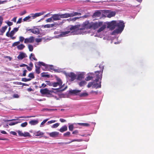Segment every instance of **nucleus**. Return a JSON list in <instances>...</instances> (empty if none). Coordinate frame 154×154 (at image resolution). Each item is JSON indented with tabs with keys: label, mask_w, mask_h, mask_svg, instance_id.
I'll return each instance as SVG.
<instances>
[{
	"label": "nucleus",
	"mask_w": 154,
	"mask_h": 154,
	"mask_svg": "<svg viewBox=\"0 0 154 154\" xmlns=\"http://www.w3.org/2000/svg\"><path fill=\"white\" fill-rule=\"evenodd\" d=\"M91 27L92 22L90 23L89 20H87L81 25L71 26L67 31L61 32L59 35L56 36V38H58L69 35L82 34V30L85 29H90Z\"/></svg>",
	"instance_id": "f257e3e1"
},
{
	"label": "nucleus",
	"mask_w": 154,
	"mask_h": 154,
	"mask_svg": "<svg viewBox=\"0 0 154 154\" xmlns=\"http://www.w3.org/2000/svg\"><path fill=\"white\" fill-rule=\"evenodd\" d=\"M125 26V24L123 21H116V27L118 29L114 30L112 32L111 35H115L116 34L121 33L124 29Z\"/></svg>",
	"instance_id": "f03ea898"
},
{
	"label": "nucleus",
	"mask_w": 154,
	"mask_h": 154,
	"mask_svg": "<svg viewBox=\"0 0 154 154\" xmlns=\"http://www.w3.org/2000/svg\"><path fill=\"white\" fill-rule=\"evenodd\" d=\"M38 65L40 66H42L44 67V68H42V69L44 70H47L49 68L50 69L54 70L55 72H60V70L58 69H54L53 66L52 65H49L43 62H39L38 63Z\"/></svg>",
	"instance_id": "7ed1b4c3"
},
{
	"label": "nucleus",
	"mask_w": 154,
	"mask_h": 154,
	"mask_svg": "<svg viewBox=\"0 0 154 154\" xmlns=\"http://www.w3.org/2000/svg\"><path fill=\"white\" fill-rule=\"evenodd\" d=\"M96 79L94 81V85L92 86V88H100L101 87V82L102 78H100L99 76H97L95 75Z\"/></svg>",
	"instance_id": "20e7f679"
},
{
	"label": "nucleus",
	"mask_w": 154,
	"mask_h": 154,
	"mask_svg": "<svg viewBox=\"0 0 154 154\" xmlns=\"http://www.w3.org/2000/svg\"><path fill=\"white\" fill-rule=\"evenodd\" d=\"M52 18L53 21H57L59 20L60 18H66V13L63 14H56L52 15Z\"/></svg>",
	"instance_id": "39448f33"
},
{
	"label": "nucleus",
	"mask_w": 154,
	"mask_h": 154,
	"mask_svg": "<svg viewBox=\"0 0 154 154\" xmlns=\"http://www.w3.org/2000/svg\"><path fill=\"white\" fill-rule=\"evenodd\" d=\"M57 82H53L52 86L54 87H56L58 86H59L60 87L59 88L63 89L62 88L64 85V84L62 86V82L61 79L57 78Z\"/></svg>",
	"instance_id": "423d86ee"
},
{
	"label": "nucleus",
	"mask_w": 154,
	"mask_h": 154,
	"mask_svg": "<svg viewBox=\"0 0 154 154\" xmlns=\"http://www.w3.org/2000/svg\"><path fill=\"white\" fill-rule=\"evenodd\" d=\"M66 13V18L69 17H73L76 16H80L82 14L81 13L74 11L72 12L71 13Z\"/></svg>",
	"instance_id": "0eeeda50"
},
{
	"label": "nucleus",
	"mask_w": 154,
	"mask_h": 154,
	"mask_svg": "<svg viewBox=\"0 0 154 154\" xmlns=\"http://www.w3.org/2000/svg\"><path fill=\"white\" fill-rule=\"evenodd\" d=\"M40 92L43 94L51 95L52 93L54 92L52 90H49L47 88L41 89L40 90Z\"/></svg>",
	"instance_id": "6e6552de"
},
{
	"label": "nucleus",
	"mask_w": 154,
	"mask_h": 154,
	"mask_svg": "<svg viewBox=\"0 0 154 154\" xmlns=\"http://www.w3.org/2000/svg\"><path fill=\"white\" fill-rule=\"evenodd\" d=\"M103 24V22L102 21L96 22H92V27L94 29H97L101 26Z\"/></svg>",
	"instance_id": "1a4fd4ad"
},
{
	"label": "nucleus",
	"mask_w": 154,
	"mask_h": 154,
	"mask_svg": "<svg viewBox=\"0 0 154 154\" xmlns=\"http://www.w3.org/2000/svg\"><path fill=\"white\" fill-rule=\"evenodd\" d=\"M99 68L101 69V70L97 71L95 72V75H96L97 76L99 77L100 78H102V73L103 70L104 69V66L102 65H100L99 66Z\"/></svg>",
	"instance_id": "9d476101"
},
{
	"label": "nucleus",
	"mask_w": 154,
	"mask_h": 154,
	"mask_svg": "<svg viewBox=\"0 0 154 154\" xmlns=\"http://www.w3.org/2000/svg\"><path fill=\"white\" fill-rule=\"evenodd\" d=\"M116 27V21L113 20L109 23L107 24V27L111 30L114 29Z\"/></svg>",
	"instance_id": "9b49d317"
},
{
	"label": "nucleus",
	"mask_w": 154,
	"mask_h": 154,
	"mask_svg": "<svg viewBox=\"0 0 154 154\" xmlns=\"http://www.w3.org/2000/svg\"><path fill=\"white\" fill-rule=\"evenodd\" d=\"M35 38L34 37L32 36L29 38H26L25 39L24 43L25 44L29 43H32L34 42Z\"/></svg>",
	"instance_id": "f8f14e48"
},
{
	"label": "nucleus",
	"mask_w": 154,
	"mask_h": 154,
	"mask_svg": "<svg viewBox=\"0 0 154 154\" xmlns=\"http://www.w3.org/2000/svg\"><path fill=\"white\" fill-rule=\"evenodd\" d=\"M45 13V12L42 11L41 12L36 13L35 14H32L30 15L32 19H34L36 17L42 15Z\"/></svg>",
	"instance_id": "ddd939ff"
},
{
	"label": "nucleus",
	"mask_w": 154,
	"mask_h": 154,
	"mask_svg": "<svg viewBox=\"0 0 154 154\" xmlns=\"http://www.w3.org/2000/svg\"><path fill=\"white\" fill-rule=\"evenodd\" d=\"M88 76L85 79L86 81H88L92 79L93 78L95 77V74H94L93 73H88Z\"/></svg>",
	"instance_id": "4468645a"
},
{
	"label": "nucleus",
	"mask_w": 154,
	"mask_h": 154,
	"mask_svg": "<svg viewBox=\"0 0 154 154\" xmlns=\"http://www.w3.org/2000/svg\"><path fill=\"white\" fill-rule=\"evenodd\" d=\"M27 55L24 53L23 52H20L17 58L19 60H22L24 58L27 57Z\"/></svg>",
	"instance_id": "2eb2a0df"
},
{
	"label": "nucleus",
	"mask_w": 154,
	"mask_h": 154,
	"mask_svg": "<svg viewBox=\"0 0 154 154\" xmlns=\"http://www.w3.org/2000/svg\"><path fill=\"white\" fill-rule=\"evenodd\" d=\"M101 15L100 10L96 11L93 14L92 17L93 18L100 17Z\"/></svg>",
	"instance_id": "dca6fc26"
},
{
	"label": "nucleus",
	"mask_w": 154,
	"mask_h": 154,
	"mask_svg": "<svg viewBox=\"0 0 154 154\" xmlns=\"http://www.w3.org/2000/svg\"><path fill=\"white\" fill-rule=\"evenodd\" d=\"M68 76L70 78V81H74L76 78V75L73 72H71L68 75Z\"/></svg>",
	"instance_id": "f3484780"
},
{
	"label": "nucleus",
	"mask_w": 154,
	"mask_h": 154,
	"mask_svg": "<svg viewBox=\"0 0 154 154\" xmlns=\"http://www.w3.org/2000/svg\"><path fill=\"white\" fill-rule=\"evenodd\" d=\"M85 72H82L78 75L77 79L79 80H81L82 79L84 78Z\"/></svg>",
	"instance_id": "a211bd4d"
},
{
	"label": "nucleus",
	"mask_w": 154,
	"mask_h": 154,
	"mask_svg": "<svg viewBox=\"0 0 154 154\" xmlns=\"http://www.w3.org/2000/svg\"><path fill=\"white\" fill-rule=\"evenodd\" d=\"M29 31H30L31 32L36 35L39 34L40 33L39 30L38 28L30 29Z\"/></svg>",
	"instance_id": "6ab92c4d"
},
{
	"label": "nucleus",
	"mask_w": 154,
	"mask_h": 154,
	"mask_svg": "<svg viewBox=\"0 0 154 154\" xmlns=\"http://www.w3.org/2000/svg\"><path fill=\"white\" fill-rule=\"evenodd\" d=\"M59 133L57 131L53 132L51 133H49V136L52 137H55L59 134Z\"/></svg>",
	"instance_id": "aec40b11"
},
{
	"label": "nucleus",
	"mask_w": 154,
	"mask_h": 154,
	"mask_svg": "<svg viewBox=\"0 0 154 154\" xmlns=\"http://www.w3.org/2000/svg\"><path fill=\"white\" fill-rule=\"evenodd\" d=\"M29 116H21L20 117H15L16 119H10V120H6L5 121V122H9V121H11L14 120H17L19 118H29Z\"/></svg>",
	"instance_id": "412c9836"
},
{
	"label": "nucleus",
	"mask_w": 154,
	"mask_h": 154,
	"mask_svg": "<svg viewBox=\"0 0 154 154\" xmlns=\"http://www.w3.org/2000/svg\"><path fill=\"white\" fill-rule=\"evenodd\" d=\"M29 58L30 60L33 61H37V59L35 57V55L34 54L31 53L29 56Z\"/></svg>",
	"instance_id": "4be33fe9"
},
{
	"label": "nucleus",
	"mask_w": 154,
	"mask_h": 154,
	"mask_svg": "<svg viewBox=\"0 0 154 154\" xmlns=\"http://www.w3.org/2000/svg\"><path fill=\"white\" fill-rule=\"evenodd\" d=\"M101 26H102L98 30L97 32H100L103 31L106 27V25L104 24H103V25Z\"/></svg>",
	"instance_id": "5701e85b"
},
{
	"label": "nucleus",
	"mask_w": 154,
	"mask_h": 154,
	"mask_svg": "<svg viewBox=\"0 0 154 154\" xmlns=\"http://www.w3.org/2000/svg\"><path fill=\"white\" fill-rule=\"evenodd\" d=\"M67 127L66 125H65L63 126L61 128L59 131L61 132H63L64 131H67Z\"/></svg>",
	"instance_id": "b1692460"
},
{
	"label": "nucleus",
	"mask_w": 154,
	"mask_h": 154,
	"mask_svg": "<svg viewBox=\"0 0 154 154\" xmlns=\"http://www.w3.org/2000/svg\"><path fill=\"white\" fill-rule=\"evenodd\" d=\"M32 18L30 15L27 17H26L23 19V21H30L32 20Z\"/></svg>",
	"instance_id": "393cba45"
},
{
	"label": "nucleus",
	"mask_w": 154,
	"mask_h": 154,
	"mask_svg": "<svg viewBox=\"0 0 154 154\" xmlns=\"http://www.w3.org/2000/svg\"><path fill=\"white\" fill-rule=\"evenodd\" d=\"M29 123L31 125H35L38 123V121L37 120H32L29 122Z\"/></svg>",
	"instance_id": "a878e982"
},
{
	"label": "nucleus",
	"mask_w": 154,
	"mask_h": 154,
	"mask_svg": "<svg viewBox=\"0 0 154 154\" xmlns=\"http://www.w3.org/2000/svg\"><path fill=\"white\" fill-rule=\"evenodd\" d=\"M81 91L80 90H70L69 91L70 93L72 94H76L77 93L80 92Z\"/></svg>",
	"instance_id": "bb28decb"
},
{
	"label": "nucleus",
	"mask_w": 154,
	"mask_h": 154,
	"mask_svg": "<svg viewBox=\"0 0 154 154\" xmlns=\"http://www.w3.org/2000/svg\"><path fill=\"white\" fill-rule=\"evenodd\" d=\"M115 14L116 13L115 12L112 11L108 14L107 17L108 18H111L112 17L115 16Z\"/></svg>",
	"instance_id": "cd10ccee"
},
{
	"label": "nucleus",
	"mask_w": 154,
	"mask_h": 154,
	"mask_svg": "<svg viewBox=\"0 0 154 154\" xmlns=\"http://www.w3.org/2000/svg\"><path fill=\"white\" fill-rule=\"evenodd\" d=\"M43 133L40 131H38L34 133V134L36 136H39L43 135Z\"/></svg>",
	"instance_id": "c85d7f7f"
},
{
	"label": "nucleus",
	"mask_w": 154,
	"mask_h": 154,
	"mask_svg": "<svg viewBox=\"0 0 154 154\" xmlns=\"http://www.w3.org/2000/svg\"><path fill=\"white\" fill-rule=\"evenodd\" d=\"M67 88V86H66L65 87V88H63V89H61L59 88H52V90H56L58 92L60 91H63L65 90L66 88Z\"/></svg>",
	"instance_id": "c756f323"
},
{
	"label": "nucleus",
	"mask_w": 154,
	"mask_h": 154,
	"mask_svg": "<svg viewBox=\"0 0 154 154\" xmlns=\"http://www.w3.org/2000/svg\"><path fill=\"white\" fill-rule=\"evenodd\" d=\"M25 47V46L23 44H21L17 46V48L19 50H22Z\"/></svg>",
	"instance_id": "7c9ffc66"
},
{
	"label": "nucleus",
	"mask_w": 154,
	"mask_h": 154,
	"mask_svg": "<svg viewBox=\"0 0 154 154\" xmlns=\"http://www.w3.org/2000/svg\"><path fill=\"white\" fill-rule=\"evenodd\" d=\"M8 26H4L2 27L1 29H0V32L3 34L5 32Z\"/></svg>",
	"instance_id": "2f4dec72"
},
{
	"label": "nucleus",
	"mask_w": 154,
	"mask_h": 154,
	"mask_svg": "<svg viewBox=\"0 0 154 154\" xmlns=\"http://www.w3.org/2000/svg\"><path fill=\"white\" fill-rule=\"evenodd\" d=\"M35 71L36 73L38 74H39L40 73V66H38L36 65H35Z\"/></svg>",
	"instance_id": "473e14b6"
},
{
	"label": "nucleus",
	"mask_w": 154,
	"mask_h": 154,
	"mask_svg": "<svg viewBox=\"0 0 154 154\" xmlns=\"http://www.w3.org/2000/svg\"><path fill=\"white\" fill-rule=\"evenodd\" d=\"M28 77L29 78V79H30V80L32 79H33L35 78V76L34 73L33 72H31L28 75Z\"/></svg>",
	"instance_id": "72a5a7b5"
},
{
	"label": "nucleus",
	"mask_w": 154,
	"mask_h": 154,
	"mask_svg": "<svg viewBox=\"0 0 154 154\" xmlns=\"http://www.w3.org/2000/svg\"><path fill=\"white\" fill-rule=\"evenodd\" d=\"M54 25L55 24H47L45 25L44 26V27L45 28H49L54 26Z\"/></svg>",
	"instance_id": "f704fd0d"
},
{
	"label": "nucleus",
	"mask_w": 154,
	"mask_h": 154,
	"mask_svg": "<svg viewBox=\"0 0 154 154\" xmlns=\"http://www.w3.org/2000/svg\"><path fill=\"white\" fill-rule=\"evenodd\" d=\"M86 82L84 81H82L79 83V85L80 86H82L86 85Z\"/></svg>",
	"instance_id": "c9c22d12"
},
{
	"label": "nucleus",
	"mask_w": 154,
	"mask_h": 154,
	"mask_svg": "<svg viewBox=\"0 0 154 154\" xmlns=\"http://www.w3.org/2000/svg\"><path fill=\"white\" fill-rule=\"evenodd\" d=\"M28 47L30 51H32L33 49V46L31 45H28Z\"/></svg>",
	"instance_id": "e433bc0d"
},
{
	"label": "nucleus",
	"mask_w": 154,
	"mask_h": 154,
	"mask_svg": "<svg viewBox=\"0 0 154 154\" xmlns=\"http://www.w3.org/2000/svg\"><path fill=\"white\" fill-rule=\"evenodd\" d=\"M41 75L42 77L49 78L50 77L49 75L48 74H45V72H42L41 73Z\"/></svg>",
	"instance_id": "4c0bfd02"
},
{
	"label": "nucleus",
	"mask_w": 154,
	"mask_h": 154,
	"mask_svg": "<svg viewBox=\"0 0 154 154\" xmlns=\"http://www.w3.org/2000/svg\"><path fill=\"white\" fill-rule=\"evenodd\" d=\"M81 17H74L72 18H71L72 21L74 22L76 21L77 20L79 19L80 18H81Z\"/></svg>",
	"instance_id": "58836bf2"
},
{
	"label": "nucleus",
	"mask_w": 154,
	"mask_h": 154,
	"mask_svg": "<svg viewBox=\"0 0 154 154\" xmlns=\"http://www.w3.org/2000/svg\"><path fill=\"white\" fill-rule=\"evenodd\" d=\"M94 82H89L88 85H87V87L88 88H90L91 86L92 87V86H93V85H94Z\"/></svg>",
	"instance_id": "ea45409f"
},
{
	"label": "nucleus",
	"mask_w": 154,
	"mask_h": 154,
	"mask_svg": "<svg viewBox=\"0 0 154 154\" xmlns=\"http://www.w3.org/2000/svg\"><path fill=\"white\" fill-rule=\"evenodd\" d=\"M20 122H11L9 123V125L10 126L13 125L17 124L18 123Z\"/></svg>",
	"instance_id": "a19ab883"
},
{
	"label": "nucleus",
	"mask_w": 154,
	"mask_h": 154,
	"mask_svg": "<svg viewBox=\"0 0 154 154\" xmlns=\"http://www.w3.org/2000/svg\"><path fill=\"white\" fill-rule=\"evenodd\" d=\"M30 136V134L28 132H25L23 134V137H28V136Z\"/></svg>",
	"instance_id": "79ce46f5"
},
{
	"label": "nucleus",
	"mask_w": 154,
	"mask_h": 154,
	"mask_svg": "<svg viewBox=\"0 0 154 154\" xmlns=\"http://www.w3.org/2000/svg\"><path fill=\"white\" fill-rule=\"evenodd\" d=\"M45 82H46L47 85L50 86H52L53 82H50L49 81H46Z\"/></svg>",
	"instance_id": "37998d69"
},
{
	"label": "nucleus",
	"mask_w": 154,
	"mask_h": 154,
	"mask_svg": "<svg viewBox=\"0 0 154 154\" xmlns=\"http://www.w3.org/2000/svg\"><path fill=\"white\" fill-rule=\"evenodd\" d=\"M59 125V123H57L54 124L52 126L51 128H56Z\"/></svg>",
	"instance_id": "c03bdc74"
},
{
	"label": "nucleus",
	"mask_w": 154,
	"mask_h": 154,
	"mask_svg": "<svg viewBox=\"0 0 154 154\" xmlns=\"http://www.w3.org/2000/svg\"><path fill=\"white\" fill-rule=\"evenodd\" d=\"M21 80L24 82H27L30 81V79H29V78L27 79L26 78H23Z\"/></svg>",
	"instance_id": "a18cd8bd"
},
{
	"label": "nucleus",
	"mask_w": 154,
	"mask_h": 154,
	"mask_svg": "<svg viewBox=\"0 0 154 154\" xmlns=\"http://www.w3.org/2000/svg\"><path fill=\"white\" fill-rule=\"evenodd\" d=\"M48 119H47L43 120L41 123L40 125V127H42L43 126V125L46 122L48 121Z\"/></svg>",
	"instance_id": "49530a36"
},
{
	"label": "nucleus",
	"mask_w": 154,
	"mask_h": 154,
	"mask_svg": "<svg viewBox=\"0 0 154 154\" xmlns=\"http://www.w3.org/2000/svg\"><path fill=\"white\" fill-rule=\"evenodd\" d=\"M69 130L70 131H72L73 129V125L72 124L69 125Z\"/></svg>",
	"instance_id": "de8ad7c7"
},
{
	"label": "nucleus",
	"mask_w": 154,
	"mask_h": 154,
	"mask_svg": "<svg viewBox=\"0 0 154 154\" xmlns=\"http://www.w3.org/2000/svg\"><path fill=\"white\" fill-rule=\"evenodd\" d=\"M82 141V140H81V139H73V140H71V141H70V143L72 142H75V141H78V142H80V141Z\"/></svg>",
	"instance_id": "09e8293b"
},
{
	"label": "nucleus",
	"mask_w": 154,
	"mask_h": 154,
	"mask_svg": "<svg viewBox=\"0 0 154 154\" xmlns=\"http://www.w3.org/2000/svg\"><path fill=\"white\" fill-rule=\"evenodd\" d=\"M90 15L89 14V13H88L85 15H84V16L81 17V18H87L88 17H90Z\"/></svg>",
	"instance_id": "8fccbe9b"
},
{
	"label": "nucleus",
	"mask_w": 154,
	"mask_h": 154,
	"mask_svg": "<svg viewBox=\"0 0 154 154\" xmlns=\"http://www.w3.org/2000/svg\"><path fill=\"white\" fill-rule=\"evenodd\" d=\"M28 124L27 122H25L24 123H22L21 124V126L22 127H24L26 126Z\"/></svg>",
	"instance_id": "3c124183"
},
{
	"label": "nucleus",
	"mask_w": 154,
	"mask_h": 154,
	"mask_svg": "<svg viewBox=\"0 0 154 154\" xmlns=\"http://www.w3.org/2000/svg\"><path fill=\"white\" fill-rule=\"evenodd\" d=\"M20 44L19 42H14L12 45V46L13 47H14Z\"/></svg>",
	"instance_id": "603ef678"
},
{
	"label": "nucleus",
	"mask_w": 154,
	"mask_h": 154,
	"mask_svg": "<svg viewBox=\"0 0 154 154\" xmlns=\"http://www.w3.org/2000/svg\"><path fill=\"white\" fill-rule=\"evenodd\" d=\"M25 39L23 37L20 36L19 37V40L18 42H22Z\"/></svg>",
	"instance_id": "864d4df0"
},
{
	"label": "nucleus",
	"mask_w": 154,
	"mask_h": 154,
	"mask_svg": "<svg viewBox=\"0 0 154 154\" xmlns=\"http://www.w3.org/2000/svg\"><path fill=\"white\" fill-rule=\"evenodd\" d=\"M52 21H53V20L52 17L50 18H48L46 20V21L47 22H50Z\"/></svg>",
	"instance_id": "5fc2aeb1"
},
{
	"label": "nucleus",
	"mask_w": 154,
	"mask_h": 154,
	"mask_svg": "<svg viewBox=\"0 0 154 154\" xmlns=\"http://www.w3.org/2000/svg\"><path fill=\"white\" fill-rule=\"evenodd\" d=\"M27 72V71L25 69L23 71V74L22 75V76H25L26 75V73Z\"/></svg>",
	"instance_id": "6e6d98bb"
},
{
	"label": "nucleus",
	"mask_w": 154,
	"mask_h": 154,
	"mask_svg": "<svg viewBox=\"0 0 154 154\" xmlns=\"http://www.w3.org/2000/svg\"><path fill=\"white\" fill-rule=\"evenodd\" d=\"M26 13V11L24 10L23 11L21 12L20 13H19V15L20 16H23Z\"/></svg>",
	"instance_id": "4d7b16f0"
},
{
	"label": "nucleus",
	"mask_w": 154,
	"mask_h": 154,
	"mask_svg": "<svg viewBox=\"0 0 154 154\" xmlns=\"http://www.w3.org/2000/svg\"><path fill=\"white\" fill-rule=\"evenodd\" d=\"M15 32L13 30H12L10 33V37H12L13 36Z\"/></svg>",
	"instance_id": "13d9d810"
},
{
	"label": "nucleus",
	"mask_w": 154,
	"mask_h": 154,
	"mask_svg": "<svg viewBox=\"0 0 154 154\" xmlns=\"http://www.w3.org/2000/svg\"><path fill=\"white\" fill-rule=\"evenodd\" d=\"M70 134V133L68 131L65 133L63 134L64 136H69Z\"/></svg>",
	"instance_id": "bf43d9fd"
},
{
	"label": "nucleus",
	"mask_w": 154,
	"mask_h": 154,
	"mask_svg": "<svg viewBox=\"0 0 154 154\" xmlns=\"http://www.w3.org/2000/svg\"><path fill=\"white\" fill-rule=\"evenodd\" d=\"M88 95V94L86 92L82 93L80 94V96L81 97L86 96Z\"/></svg>",
	"instance_id": "052dcab7"
},
{
	"label": "nucleus",
	"mask_w": 154,
	"mask_h": 154,
	"mask_svg": "<svg viewBox=\"0 0 154 154\" xmlns=\"http://www.w3.org/2000/svg\"><path fill=\"white\" fill-rule=\"evenodd\" d=\"M42 41V39L41 38H37L35 39V41L37 43L40 42Z\"/></svg>",
	"instance_id": "680f3d73"
},
{
	"label": "nucleus",
	"mask_w": 154,
	"mask_h": 154,
	"mask_svg": "<svg viewBox=\"0 0 154 154\" xmlns=\"http://www.w3.org/2000/svg\"><path fill=\"white\" fill-rule=\"evenodd\" d=\"M18 135L20 136H23V133L21 131H17Z\"/></svg>",
	"instance_id": "e2e57ef3"
},
{
	"label": "nucleus",
	"mask_w": 154,
	"mask_h": 154,
	"mask_svg": "<svg viewBox=\"0 0 154 154\" xmlns=\"http://www.w3.org/2000/svg\"><path fill=\"white\" fill-rule=\"evenodd\" d=\"M7 24L9 26H11L13 25V23L10 21H7L6 22Z\"/></svg>",
	"instance_id": "0e129e2a"
},
{
	"label": "nucleus",
	"mask_w": 154,
	"mask_h": 154,
	"mask_svg": "<svg viewBox=\"0 0 154 154\" xmlns=\"http://www.w3.org/2000/svg\"><path fill=\"white\" fill-rule=\"evenodd\" d=\"M26 67L27 69L29 71H30L32 70V68L31 67L28 66L27 65V66H26Z\"/></svg>",
	"instance_id": "69168bd1"
},
{
	"label": "nucleus",
	"mask_w": 154,
	"mask_h": 154,
	"mask_svg": "<svg viewBox=\"0 0 154 154\" xmlns=\"http://www.w3.org/2000/svg\"><path fill=\"white\" fill-rule=\"evenodd\" d=\"M13 97L14 98H18L19 96L18 94H14L13 95Z\"/></svg>",
	"instance_id": "338daca9"
},
{
	"label": "nucleus",
	"mask_w": 154,
	"mask_h": 154,
	"mask_svg": "<svg viewBox=\"0 0 154 154\" xmlns=\"http://www.w3.org/2000/svg\"><path fill=\"white\" fill-rule=\"evenodd\" d=\"M19 29V27H15L14 28L13 30L16 33L17 32Z\"/></svg>",
	"instance_id": "774afa93"
}]
</instances>
